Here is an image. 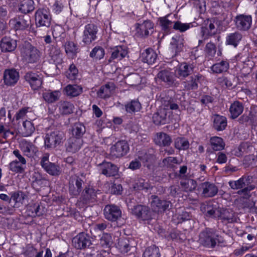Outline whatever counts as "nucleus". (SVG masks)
<instances>
[{"instance_id": "nucleus-49", "label": "nucleus", "mask_w": 257, "mask_h": 257, "mask_svg": "<svg viewBox=\"0 0 257 257\" xmlns=\"http://www.w3.org/2000/svg\"><path fill=\"white\" fill-rule=\"evenodd\" d=\"M74 108V105L70 102L65 101L60 103L59 110L62 114L67 115L72 113Z\"/></svg>"}, {"instance_id": "nucleus-13", "label": "nucleus", "mask_w": 257, "mask_h": 257, "mask_svg": "<svg viewBox=\"0 0 257 257\" xmlns=\"http://www.w3.org/2000/svg\"><path fill=\"white\" fill-rule=\"evenodd\" d=\"M83 180L77 176H72L69 180V192L73 196L79 195L82 189Z\"/></svg>"}, {"instance_id": "nucleus-16", "label": "nucleus", "mask_w": 257, "mask_h": 257, "mask_svg": "<svg viewBox=\"0 0 257 257\" xmlns=\"http://www.w3.org/2000/svg\"><path fill=\"white\" fill-rule=\"evenodd\" d=\"M132 213L137 218L142 220H149L152 219V211L145 205H138L132 209Z\"/></svg>"}, {"instance_id": "nucleus-5", "label": "nucleus", "mask_w": 257, "mask_h": 257, "mask_svg": "<svg viewBox=\"0 0 257 257\" xmlns=\"http://www.w3.org/2000/svg\"><path fill=\"white\" fill-rule=\"evenodd\" d=\"M21 56L28 63H34L39 61L41 53L35 47L28 43L22 49Z\"/></svg>"}, {"instance_id": "nucleus-21", "label": "nucleus", "mask_w": 257, "mask_h": 257, "mask_svg": "<svg viewBox=\"0 0 257 257\" xmlns=\"http://www.w3.org/2000/svg\"><path fill=\"white\" fill-rule=\"evenodd\" d=\"M111 56L108 59L109 62L118 61L124 58L127 54V48L124 46H116L110 48Z\"/></svg>"}, {"instance_id": "nucleus-2", "label": "nucleus", "mask_w": 257, "mask_h": 257, "mask_svg": "<svg viewBox=\"0 0 257 257\" xmlns=\"http://www.w3.org/2000/svg\"><path fill=\"white\" fill-rule=\"evenodd\" d=\"M196 64L191 62L179 63L175 70V76L180 80H185L196 71Z\"/></svg>"}, {"instance_id": "nucleus-22", "label": "nucleus", "mask_w": 257, "mask_h": 257, "mask_svg": "<svg viewBox=\"0 0 257 257\" xmlns=\"http://www.w3.org/2000/svg\"><path fill=\"white\" fill-rule=\"evenodd\" d=\"M97 192H99V190H96L92 187H86L81 193L80 198L81 201L84 204L96 202Z\"/></svg>"}, {"instance_id": "nucleus-27", "label": "nucleus", "mask_w": 257, "mask_h": 257, "mask_svg": "<svg viewBox=\"0 0 257 257\" xmlns=\"http://www.w3.org/2000/svg\"><path fill=\"white\" fill-rule=\"evenodd\" d=\"M48 54L51 59L56 64H61L62 60V54L60 48L58 47L56 43L50 45L48 47Z\"/></svg>"}, {"instance_id": "nucleus-25", "label": "nucleus", "mask_w": 257, "mask_h": 257, "mask_svg": "<svg viewBox=\"0 0 257 257\" xmlns=\"http://www.w3.org/2000/svg\"><path fill=\"white\" fill-rule=\"evenodd\" d=\"M214 23V20H207L205 21L204 26H202L201 29V35L204 39L215 35L217 32Z\"/></svg>"}, {"instance_id": "nucleus-28", "label": "nucleus", "mask_w": 257, "mask_h": 257, "mask_svg": "<svg viewBox=\"0 0 257 257\" xmlns=\"http://www.w3.org/2000/svg\"><path fill=\"white\" fill-rule=\"evenodd\" d=\"M17 46V41L10 37H5L0 42V47L3 52L14 51Z\"/></svg>"}, {"instance_id": "nucleus-57", "label": "nucleus", "mask_w": 257, "mask_h": 257, "mask_svg": "<svg viewBox=\"0 0 257 257\" xmlns=\"http://www.w3.org/2000/svg\"><path fill=\"white\" fill-rule=\"evenodd\" d=\"M193 25L191 23H183L179 21H177L174 22L173 28L176 31L183 33L189 29Z\"/></svg>"}, {"instance_id": "nucleus-6", "label": "nucleus", "mask_w": 257, "mask_h": 257, "mask_svg": "<svg viewBox=\"0 0 257 257\" xmlns=\"http://www.w3.org/2000/svg\"><path fill=\"white\" fill-rule=\"evenodd\" d=\"M35 23L37 28H49L51 25V16L48 9L39 8L35 14Z\"/></svg>"}, {"instance_id": "nucleus-51", "label": "nucleus", "mask_w": 257, "mask_h": 257, "mask_svg": "<svg viewBox=\"0 0 257 257\" xmlns=\"http://www.w3.org/2000/svg\"><path fill=\"white\" fill-rule=\"evenodd\" d=\"M125 110L128 113L139 111L142 108L141 103L138 100H133L128 102L125 105Z\"/></svg>"}, {"instance_id": "nucleus-36", "label": "nucleus", "mask_w": 257, "mask_h": 257, "mask_svg": "<svg viewBox=\"0 0 257 257\" xmlns=\"http://www.w3.org/2000/svg\"><path fill=\"white\" fill-rule=\"evenodd\" d=\"M183 39L179 36H176L172 38L170 42L171 49L176 55L183 50Z\"/></svg>"}, {"instance_id": "nucleus-17", "label": "nucleus", "mask_w": 257, "mask_h": 257, "mask_svg": "<svg viewBox=\"0 0 257 257\" xmlns=\"http://www.w3.org/2000/svg\"><path fill=\"white\" fill-rule=\"evenodd\" d=\"M25 79L34 90L38 89L42 85L43 77L41 74L29 72L25 75Z\"/></svg>"}, {"instance_id": "nucleus-62", "label": "nucleus", "mask_w": 257, "mask_h": 257, "mask_svg": "<svg viewBox=\"0 0 257 257\" xmlns=\"http://www.w3.org/2000/svg\"><path fill=\"white\" fill-rule=\"evenodd\" d=\"M205 51L207 57H209V59L213 58L215 56L216 51L215 44L212 42L208 43L206 45Z\"/></svg>"}, {"instance_id": "nucleus-52", "label": "nucleus", "mask_w": 257, "mask_h": 257, "mask_svg": "<svg viewBox=\"0 0 257 257\" xmlns=\"http://www.w3.org/2000/svg\"><path fill=\"white\" fill-rule=\"evenodd\" d=\"M160 256L159 248L155 245L148 247L143 253V257H160Z\"/></svg>"}, {"instance_id": "nucleus-18", "label": "nucleus", "mask_w": 257, "mask_h": 257, "mask_svg": "<svg viewBox=\"0 0 257 257\" xmlns=\"http://www.w3.org/2000/svg\"><path fill=\"white\" fill-rule=\"evenodd\" d=\"M20 148L23 155L29 158H33L37 155L38 148L30 142L22 140L20 143Z\"/></svg>"}, {"instance_id": "nucleus-41", "label": "nucleus", "mask_w": 257, "mask_h": 257, "mask_svg": "<svg viewBox=\"0 0 257 257\" xmlns=\"http://www.w3.org/2000/svg\"><path fill=\"white\" fill-rule=\"evenodd\" d=\"M229 68V64L227 60H222L213 64L211 70L214 73L219 74L226 72Z\"/></svg>"}, {"instance_id": "nucleus-50", "label": "nucleus", "mask_w": 257, "mask_h": 257, "mask_svg": "<svg viewBox=\"0 0 257 257\" xmlns=\"http://www.w3.org/2000/svg\"><path fill=\"white\" fill-rule=\"evenodd\" d=\"M168 17V16H166L159 19V24L162 28V30L166 33L170 32V29L173 27L174 24V22L169 20Z\"/></svg>"}, {"instance_id": "nucleus-11", "label": "nucleus", "mask_w": 257, "mask_h": 257, "mask_svg": "<svg viewBox=\"0 0 257 257\" xmlns=\"http://www.w3.org/2000/svg\"><path fill=\"white\" fill-rule=\"evenodd\" d=\"M129 151V146L125 141H120L116 142L110 148V154L114 158L121 157Z\"/></svg>"}, {"instance_id": "nucleus-44", "label": "nucleus", "mask_w": 257, "mask_h": 257, "mask_svg": "<svg viewBox=\"0 0 257 257\" xmlns=\"http://www.w3.org/2000/svg\"><path fill=\"white\" fill-rule=\"evenodd\" d=\"M209 142L211 148L213 151H219L224 148L225 143L223 139L220 137H211Z\"/></svg>"}, {"instance_id": "nucleus-54", "label": "nucleus", "mask_w": 257, "mask_h": 257, "mask_svg": "<svg viewBox=\"0 0 257 257\" xmlns=\"http://www.w3.org/2000/svg\"><path fill=\"white\" fill-rule=\"evenodd\" d=\"M35 9L33 0L23 1L20 5L19 10L24 14L32 12Z\"/></svg>"}, {"instance_id": "nucleus-40", "label": "nucleus", "mask_w": 257, "mask_h": 257, "mask_svg": "<svg viewBox=\"0 0 257 257\" xmlns=\"http://www.w3.org/2000/svg\"><path fill=\"white\" fill-rule=\"evenodd\" d=\"M223 222L231 223L236 221L235 213L231 209L222 208L220 218Z\"/></svg>"}, {"instance_id": "nucleus-37", "label": "nucleus", "mask_w": 257, "mask_h": 257, "mask_svg": "<svg viewBox=\"0 0 257 257\" xmlns=\"http://www.w3.org/2000/svg\"><path fill=\"white\" fill-rule=\"evenodd\" d=\"M115 89V85L113 82H108L102 86L97 92L98 96L102 98H105L110 96L112 92Z\"/></svg>"}, {"instance_id": "nucleus-43", "label": "nucleus", "mask_w": 257, "mask_h": 257, "mask_svg": "<svg viewBox=\"0 0 257 257\" xmlns=\"http://www.w3.org/2000/svg\"><path fill=\"white\" fill-rule=\"evenodd\" d=\"M242 39V35L238 32L230 33L226 38V44L236 47Z\"/></svg>"}, {"instance_id": "nucleus-48", "label": "nucleus", "mask_w": 257, "mask_h": 257, "mask_svg": "<svg viewBox=\"0 0 257 257\" xmlns=\"http://www.w3.org/2000/svg\"><path fill=\"white\" fill-rule=\"evenodd\" d=\"M175 148L179 150H186L190 146L188 140L184 137H178L174 141Z\"/></svg>"}, {"instance_id": "nucleus-59", "label": "nucleus", "mask_w": 257, "mask_h": 257, "mask_svg": "<svg viewBox=\"0 0 257 257\" xmlns=\"http://www.w3.org/2000/svg\"><path fill=\"white\" fill-rule=\"evenodd\" d=\"M134 188L140 190H147L151 188V185L149 180L143 178H139L136 183Z\"/></svg>"}, {"instance_id": "nucleus-45", "label": "nucleus", "mask_w": 257, "mask_h": 257, "mask_svg": "<svg viewBox=\"0 0 257 257\" xmlns=\"http://www.w3.org/2000/svg\"><path fill=\"white\" fill-rule=\"evenodd\" d=\"M61 95L59 91H48L43 93V97L45 101L48 103H52L57 101Z\"/></svg>"}, {"instance_id": "nucleus-8", "label": "nucleus", "mask_w": 257, "mask_h": 257, "mask_svg": "<svg viewBox=\"0 0 257 257\" xmlns=\"http://www.w3.org/2000/svg\"><path fill=\"white\" fill-rule=\"evenodd\" d=\"M236 28L240 31H247L252 25V17L249 15L239 14L234 19Z\"/></svg>"}, {"instance_id": "nucleus-60", "label": "nucleus", "mask_w": 257, "mask_h": 257, "mask_svg": "<svg viewBox=\"0 0 257 257\" xmlns=\"http://www.w3.org/2000/svg\"><path fill=\"white\" fill-rule=\"evenodd\" d=\"M162 164L167 168L173 169L175 167V165L179 164L180 162L176 157H168L163 160Z\"/></svg>"}, {"instance_id": "nucleus-20", "label": "nucleus", "mask_w": 257, "mask_h": 257, "mask_svg": "<svg viewBox=\"0 0 257 257\" xmlns=\"http://www.w3.org/2000/svg\"><path fill=\"white\" fill-rule=\"evenodd\" d=\"M3 78L4 83L6 85L14 86L19 79V72L14 68L6 69L4 73Z\"/></svg>"}, {"instance_id": "nucleus-56", "label": "nucleus", "mask_w": 257, "mask_h": 257, "mask_svg": "<svg viewBox=\"0 0 257 257\" xmlns=\"http://www.w3.org/2000/svg\"><path fill=\"white\" fill-rule=\"evenodd\" d=\"M105 51L100 46L95 47L90 53V57L95 59L100 60L103 58Z\"/></svg>"}, {"instance_id": "nucleus-15", "label": "nucleus", "mask_w": 257, "mask_h": 257, "mask_svg": "<svg viewBox=\"0 0 257 257\" xmlns=\"http://www.w3.org/2000/svg\"><path fill=\"white\" fill-rule=\"evenodd\" d=\"M197 189L204 197H212L216 195L218 191V187L214 184L209 182L201 183Z\"/></svg>"}, {"instance_id": "nucleus-53", "label": "nucleus", "mask_w": 257, "mask_h": 257, "mask_svg": "<svg viewBox=\"0 0 257 257\" xmlns=\"http://www.w3.org/2000/svg\"><path fill=\"white\" fill-rule=\"evenodd\" d=\"M86 131L85 126L81 123H76L72 128V134L75 138H80L84 134Z\"/></svg>"}, {"instance_id": "nucleus-34", "label": "nucleus", "mask_w": 257, "mask_h": 257, "mask_svg": "<svg viewBox=\"0 0 257 257\" xmlns=\"http://www.w3.org/2000/svg\"><path fill=\"white\" fill-rule=\"evenodd\" d=\"M142 60L148 64H154L156 61L157 54L151 48H148L144 50L141 55Z\"/></svg>"}, {"instance_id": "nucleus-9", "label": "nucleus", "mask_w": 257, "mask_h": 257, "mask_svg": "<svg viewBox=\"0 0 257 257\" xmlns=\"http://www.w3.org/2000/svg\"><path fill=\"white\" fill-rule=\"evenodd\" d=\"M31 22V18L28 15H22L12 19L10 24L16 31L24 30L29 27Z\"/></svg>"}, {"instance_id": "nucleus-4", "label": "nucleus", "mask_w": 257, "mask_h": 257, "mask_svg": "<svg viewBox=\"0 0 257 257\" xmlns=\"http://www.w3.org/2000/svg\"><path fill=\"white\" fill-rule=\"evenodd\" d=\"M216 235L212 228H206L199 234V241L201 244L207 248H214L216 245Z\"/></svg>"}, {"instance_id": "nucleus-31", "label": "nucleus", "mask_w": 257, "mask_h": 257, "mask_svg": "<svg viewBox=\"0 0 257 257\" xmlns=\"http://www.w3.org/2000/svg\"><path fill=\"white\" fill-rule=\"evenodd\" d=\"M158 78L168 85H172L175 81L173 72L169 70L164 69L160 71L157 75Z\"/></svg>"}, {"instance_id": "nucleus-58", "label": "nucleus", "mask_w": 257, "mask_h": 257, "mask_svg": "<svg viewBox=\"0 0 257 257\" xmlns=\"http://www.w3.org/2000/svg\"><path fill=\"white\" fill-rule=\"evenodd\" d=\"M23 133L25 137L30 136L34 133L35 127L31 121L26 120L23 122Z\"/></svg>"}, {"instance_id": "nucleus-47", "label": "nucleus", "mask_w": 257, "mask_h": 257, "mask_svg": "<svg viewBox=\"0 0 257 257\" xmlns=\"http://www.w3.org/2000/svg\"><path fill=\"white\" fill-rule=\"evenodd\" d=\"M181 188L186 192H191L194 190L196 186V181L191 179L182 180L180 182Z\"/></svg>"}, {"instance_id": "nucleus-63", "label": "nucleus", "mask_w": 257, "mask_h": 257, "mask_svg": "<svg viewBox=\"0 0 257 257\" xmlns=\"http://www.w3.org/2000/svg\"><path fill=\"white\" fill-rule=\"evenodd\" d=\"M112 243V237L110 234L104 233L100 239V245L104 247L107 248L110 246Z\"/></svg>"}, {"instance_id": "nucleus-38", "label": "nucleus", "mask_w": 257, "mask_h": 257, "mask_svg": "<svg viewBox=\"0 0 257 257\" xmlns=\"http://www.w3.org/2000/svg\"><path fill=\"white\" fill-rule=\"evenodd\" d=\"M154 141L156 144L160 146H168L171 142V137L166 133L160 132L156 134Z\"/></svg>"}, {"instance_id": "nucleus-61", "label": "nucleus", "mask_w": 257, "mask_h": 257, "mask_svg": "<svg viewBox=\"0 0 257 257\" xmlns=\"http://www.w3.org/2000/svg\"><path fill=\"white\" fill-rule=\"evenodd\" d=\"M18 161L15 160L11 162L9 165V168L11 171L18 173H23L24 171V168L23 165H20Z\"/></svg>"}, {"instance_id": "nucleus-19", "label": "nucleus", "mask_w": 257, "mask_h": 257, "mask_svg": "<svg viewBox=\"0 0 257 257\" xmlns=\"http://www.w3.org/2000/svg\"><path fill=\"white\" fill-rule=\"evenodd\" d=\"M152 201L151 206L153 211L155 212H162L165 211L169 207L170 201L160 199L157 196H151Z\"/></svg>"}, {"instance_id": "nucleus-46", "label": "nucleus", "mask_w": 257, "mask_h": 257, "mask_svg": "<svg viewBox=\"0 0 257 257\" xmlns=\"http://www.w3.org/2000/svg\"><path fill=\"white\" fill-rule=\"evenodd\" d=\"M65 91L67 95L71 97H75L82 93V87L77 85L69 84L65 87Z\"/></svg>"}, {"instance_id": "nucleus-35", "label": "nucleus", "mask_w": 257, "mask_h": 257, "mask_svg": "<svg viewBox=\"0 0 257 257\" xmlns=\"http://www.w3.org/2000/svg\"><path fill=\"white\" fill-rule=\"evenodd\" d=\"M11 201L13 200L15 202L13 207H19L20 205H22L25 199L27 197L26 193L22 191L18 190L11 192Z\"/></svg>"}, {"instance_id": "nucleus-30", "label": "nucleus", "mask_w": 257, "mask_h": 257, "mask_svg": "<svg viewBox=\"0 0 257 257\" xmlns=\"http://www.w3.org/2000/svg\"><path fill=\"white\" fill-rule=\"evenodd\" d=\"M202 76L200 74L193 75L188 79L183 81L184 88L186 90H196L198 87V83Z\"/></svg>"}, {"instance_id": "nucleus-29", "label": "nucleus", "mask_w": 257, "mask_h": 257, "mask_svg": "<svg viewBox=\"0 0 257 257\" xmlns=\"http://www.w3.org/2000/svg\"><path fill=\"white\" fill-rule=\"evenodd\" d=\"M83 140L80 138H70L66 145V151L70 153H75L79 151L83 145Z\"/></svg>"}, {"instance_id": "nucleus-33", "label": "nucleus", "mask_w": 257, "mask_h": 257, "mask_svg": "<svg viewBox=\"0 0 257 257\" xmlns=\"http://www.w3.org/2000/svg\"><path fill=\"white\" fill-rule=\"evenodd\" d=\"M227 126V119L225 116L215 114L213 117V127L217 131H222Z\"/></svg>"}, {"instance_id": "nucleus-39", "label": "nucleus", "mask_w": 257, "mask_h": 257, "mask_svg": "<svg viewBox=\"0 0 257 257\" xmlns=\"http://www.w3.org/2000/svg\"><path fill=\"white\" fill-rule=\"evenodd\" d=\"M64 48L66 53L71 57L76 56L80 52V48L77 44L72 41H66Z\"/></svg>"}, {"instance_id": "nucleus-55", "label": "nucleus", "mask_w": 257, "mask_h": 257, "mask_svg": "<svg viewBox=\"0 0 257 257\" xmlns=\"http://www.w3.org/2000/svg\"><path fill=\"white\" fill-rule=\"evenodd\" d=\"M29 215L32 217L40 216L43 214V209L39 204H34L28 209Z\"/></svg>"}, {"instance_id": "nucleus-32", "label": "nucleus", "mask_w": 257, "mask_h": 257, "mask_svg": "<svg viewBox=\"0 0 257 257\" xmlns=\"http://www.w3.org/2000/svg\"><path fill=\"white\" fill-rule=\"evenodd\" d=\"M221 210L222 208H219L216 205L214 206L212 203L211 202L207 203L204 206V211L206 215L214 218L220 219Z\"/></svg>"}, {"instance_id": "nucleus-64", "label": "nucleus", "mask_w": 257, "mask_h": 257, "mask_svg": "<svg viewBox=\"0 0 257 257\" xmlns=\"http://www.w3.org/2000/svg\"><path fill=\"white\" fill-rule=\"evenodd\" d=\"M257 162V156L253 154L247 155L243 159V164L246 167H249L255 165Z\"/></svg>"}, {"instance_id": "nucleus-3", "label": "nucleus", "mask_w": 257, "mask_h": 257, "mask_svg": "<svg viewBox=\"0 0 257 257\" xmlns=\"http://www.w3.org/2000/svg\"><path fill=\"white\" fill-rule=\"evenodd\" d=\"M64 140V134L61 131L55 130L46 135L44 140L45 146L47 148L54 149Z\"/></svg>"}, {"instance_id": "nucleus-42", "label": "nucleus", "mask_w": 257, "mask_h": 257, "mask_svg": "<svg viewBox=\"0 0 257 257\" xmlns=\"http://www.w3.org/2000/svg\"><path fill=\"white\" fill-rule=\"evenodd\" d=\"M243 110V106L242 104L238 101H235L232 103L229 108L231 117L233 119L237 118L241 114Z\"/></svg>"}, {"instance_id": "nucleus-14", "label": "nucleus", "mask_w": 257, "mask_h": 257, "mask_svg": "<svg viewBox=\"0 0 257 257\" xmlns=\"http://www.w3.org/2000/svg\"><path fill=\"white\" fill-rule=\"evenodd\" d=\"M97 27L93 24H89L85 26L82 36V42L86 45L90 44L96 39Z\"/></svg>"}, {"instance_id": "nucleus-10", "label": "nucleus", "mask_w": 257, "mask_h": 257, "mask_svg": "<svg viewBox=\"0 0 257 257\" xmlns=\"http://www.w3.org/2000/svg\"><path fill=\"white\" fill-rule=\"evenodd\" d=\"M104 217L111 222L117 221L121 216L119 207L114 204L106 205L103 209Z\"/></svg>"}, {"instance_id": "nucleus-23", "label": "nucleus", "mask_w": 257, "mask_h": 257, "mask_svg": "<svg viewBox=\"0 0 257 257\" xmlns=\"http://www.w3.org/2000/svg\"><path fill=\"white\" fill-rule=\"evenodd\" d=\"M168 113L169 112L166 109H159L153 115V121L156 125H161L168 123L170 121Z\"/></svg>"}, {"instance_id": "nucleus-1", "label": "nucleus", "mask_w": 257, "mask_h": 257, "mask_svg": "<svg viewBox=\"0 0 257 257\" xmlns=\"http://www.w3.org/2000/svg\"><path fill=\"white\" fill-rule=\"evenodd\" d=\"M251 179L250 176H242L237 180L230 181L228 184L232 189H239L238 194L242 195L244 198H248L250 196V192L255 188V186L251 184Z\"/></svg>"}, {"instance_id": "nucleus-26", "label": "nucleus", "mask_w": 257, "mask_h": 257, "mask_svg": "<svg viewBox=\"0 0 257 257\" xmlns=\"http://www.w3.org/2000/svg\"><path fill=\"white\" fill-rule=\"evenodd\" d=\"M154 24L149 20L145 21L141 24H138L136 27L137 34L141 37L145 38L150 34V31L152 32Z\"/></svg>"}, {"instance_id": "nucleus-7", "label": "nucleus", "mask_w": 257, "mask_h": 257, "mask_svg": "<svg viewBox=\"0 0 257 257\" xmlns=\"http://www.w3.org/2000/svg\"><path fill=\"white\" fill-rule=\"evenodd\" d=\"M49 155L45 154L41 158L40 164L44 170L49 175L54 176H59L61 173L60 167L55 163L49 161Z\"/></svg>"}, {"instance_id": "nucleus-24", "label": "nucleus", "mask_w": 257, "mask_h": 257, "mask_svg": "<svg viewBox=\"0 0 257 257\" xmlns=\"http://www.w3.org/2000/svg\"><path fill=\"white\" fill-rule=\"evenodd\" d=\"M99 166L101 173L106 177L115 176L117 174L118 168L111 162L104 161Z\"/></svg>"}, {"instance_id": "nucleus-12", "label": "nucleus", "mask_w": 257, "mask_h": 257, "mask_svg": "<svg viewBox=\"0 0 257 257\" xmlns=\"http://www.w3.org/2000/svg\"><path fill=\"white\" fill-rule=\"evenodd\" d=\"M74 246L79 249L89 247L91 244V237L84 232H81L73 238Z\"/></svg>"}]
</instances>
